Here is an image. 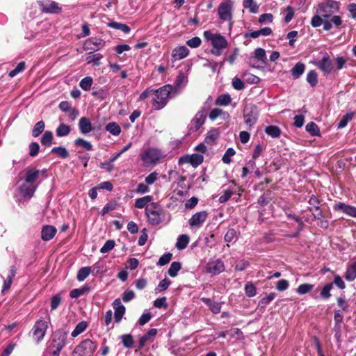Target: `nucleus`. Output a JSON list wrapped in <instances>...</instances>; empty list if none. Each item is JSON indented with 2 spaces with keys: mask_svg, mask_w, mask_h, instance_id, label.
<instances>
[{
  "mask_svg": "<svg viewBox=\"0 0 356 356\" xmlns=\"http://www.w3.org/2000/svg\"><path fill=\"white\" fill-rule=\"evenodd\" d=\"M67 333L63 330H56L53 334L49 345L51 351L60 353L65 346Z\"/></svg>",
  "mask_w": 356,
  "mask_h": 356,
  "instance_id": "obj_5",
  "label": "nucleus"
},
{
  "mask_svg": "<svg viewBox=\"0 0 356 356\" xmlns=\"http://www.w3.org/2000/svg\"><path fill=\"white\" fill-rule=\"evenodd\" d=\"M25 66H26L25 62L22 61V62L19 63L17 64V65L16 66V67L9 72L8 76L11 78L15 76L17 74H18L19 73H20L24 70Z\"/></svg>",
  "mask_w": 356,
  "mask_h": 356,
  "instance_id": "obj_57",
  "label": "nucleus"
},
{
  "mask_svg": "<svg viewBox=\"0 0 356 356\" xmlns=\"http://www.w3.org/2000/svg\"><path fill=\"white\" fill-rule=\"evenodd\" d=\"M313 288V284L308 283L302 284L296 289V292L300 295H305L311 291Z\"/></svg>",
  "mask_w": 356,
  "mask_h": 356,
  "instance_id": "obj_55",
  "label": "nucleus"
},
{
  "mask_svg": "<svg viewBox=\"0 0 356 356\" xmlns=\"http://www.w3.org/2000/svg\"><path fill=\"white\" fill-rule=\"evenodd\" d=\"M249 64L252 67L257 69L264 68L267 64V58L265 49L257 48L254 51V56L249 57Z\"/></svg>",
  "mask_w": 356,
  "mask_h": 356,
  "instance_id": "obj_6",
  "label": "nucleus"
},
{
  "mask_svg": "<svg viewBox=\"0 0 356 356\" xmlns=\"http://www.w3.org/2000/svg\"><path fill=\"white\" fill-rule=\"evenodd\" d=\"M115 242L114 240H108L104 245L101 248L100 252L102 254L107 253L115 247Z\"/></svg>",
  "mask_w": 356,
  "mask_h": 356,
  "instance_id": "obj_60",
  "label": "nucleus"
},
{
  "mask_svg": "<svg viewBox=\"0 0 356 356\" xmlns=\"http://www.w3.org/2000/svg\"><path fill=\"white\" fill-rule=\"evenodd\" d=\"M87 327H88V323L86 321H82L79 322L76 325L74 330L72 332V334H71L72 337H77L78 335L81 334L83 332H84L86 330V329L87 328Z\"/></svg>",
  "mask_w": 356,
  "mask_h": 356,
  "instance_id": "obj_41",
  "label": "nucleus"
},
{
  "mask_svg": "<svg viewBox=\"0 0 356 356\" xmlns=\"http://www.w3.org/2000/svg\"><path fill=\"white\" fill-rule=\"evenodd\" d=\"M154 306L156 308H159V309H160V308L166 309L168 306V305L167 303L166 297H161V298H156L154 301Z\"/></svg>",
  "mask_w": 356,
  "mask_h": 356,
  "instance_id": "obj_64",
  "label": "nucleus"
},
{
  "mask_svg": "<svg viewBox=\"0 0 356 356\" xmlns=\"http://www.w3.org/2000/svg\"><path fill=\"white\" fill-rule=\"evenodd\" d=\"M203 35L207 40L211 41L212 45L211 53L216 56H220L222 50L228 47L226 38L219 33H213L211 31H205Z\"/></svg>",
  "mask_w": 356,
  "mask_h": 356,
  "instance_id": "obj_2",
  "label": "nucleus"
},
{
  "mask_svg": "<svg viewBox=\"0 0 356 356\" xmlns=\"http://www.w3.org/2000/svg\"><path fill=\"white\" fill-rule=\"evenodd\" d=\"M200 300L209 307L212 313L217 314L220 312L222 305L221 302H216L209 298L204 297L201 298Z\"/></svg>",
  "mask_w": 356,
  "mask_h": 356,
  "instance_id": "obj_25",
  "label": "nucleus"
},
{
  "mask_svg": "<svg viewBox=\"0 0 356 356\" xmlns=\"http://www.w3.org/2000/svg\"><path fill=\"white\" fill-rule=\"evenodd\" d=\"M208 214L205 211H202L193 214L188 220V224L191 227H200L206 221Z\"/></svg>",
  "mask_w": 356,
  "mask_h": 356,
  "instance_id": "obj_16",
  "label": "nucleus"
},
{
  "mask_svg": "<svg viewBox=\"0 0 356 356\" xmlns=\"http://www.w3.org/2000/svg\"><path fill=\"white\" fill-rule=\"evenodd\" d=\"M308 204H309V206L307 207V210L309 211H313L314 209L317 210V209L321 206L320 200L314 195H312L310 197L308 201Z\"/></svg>",
  "mask_w": 356,
  "mask_h": 356,
  "instance_id": "obj_48",
  "label": "nucleus"
},
{
  "mask_svg": "<svg viewBox=\"0 0 356 356\" xmlns=\"http://www.w3.org/2000/svg\"><path fill=\"white\" fill-rule=\"evenodd\" d=\"M232 101V98L229 94H223L218 97L216 100V104L218 106H227Z\"/></svg>",
  "mask_w": 356,
  "mask_h": 356,
  "instance_id": "obj_51",
  "label": "nucleus"
},
{
  "mask_svg": "<svg viewBox=\"0 0 356 356\" xmlns=\"http://www.w3.org/2000/svg\"><path fill=\"white\" fill-rule=\"evenodd\" d=\"M354 115V113L353 112L347 113L345 115L343 116L342 119L338 124V128H343L345 127L348 121H350Z\"/></svg>",
  "mask_w": 356,
  "mask_h": 356,
  "instance_id": "obj_63",
  "label": "nucleus"
},
{
  "mask_svg": "<svg viewBox=\"0 0 356 356\" xmlns=\"http://www.w3.org/2000/svg\"><path fill=\"white\" fill-rule=\"evenodd\" d=\"M265 133L272 138H278L281 134V130L277 126L269 125L265 128Z\"/></svg>",
  "mask_w": 356,
  "mask_h": 356,
  "instance_id": "obj_38",
  "label": "nucleus"
},
{
  "mask_svg": "<svg viewBox=\"0 0 356 356\" xmlns=\"http://www.w3.org/2000/svg\"><path fill=\"white\" fill-rule=\"evenodd\" d=\"M206 272L211 275H217L225 270L224 262L220 259H211L205 266Z\"/></svg>",
  "mask_w": 356,
  "mask_h": 356,
  "instance_id": "obj_8",
  "label": "nucleus"
},
{
  "mask_svg": "<svg viewBox=\"0 0 356 356\" xmlns=\"http://www.w3.org/2000/svg\"><path fill=\"white\" fill-rule=\"evenodd\" d=\"M92 83V78L90 76H86L81 79V81L79 83V86L83 90L88 91L90 90Z\"/></svg>",
  "mask_w": 356,
  "mask_h": 356,
  "instance_id": "obj_53",
  "label": "nucleus"
},
{
  "mask_svg": "<svg viewBox=\"0 0 356 356\" xmlns=\"http://www.w3.org/2000/svg\"><path fill=\"white\" fill-rule=\"evenodd\" d=\"M152 200V197L150 195H146L143 197H140L136 200L135 207L138 209H143L146 207L149 202Z\"/></svg>",
  "mask_w": 356,
  "mask_h": 356,
  "instance_id": "obj_39",
  "label": "nucleus"
},
{
  "mask_svg": "<svg viewBox=\"0 0 356 356\" xmlns=\"http://www.w3.org/2000/svg\"><path fill=\"white\" fill-rule=\"evenodd\" d=\"M315 220H319L318 225L323 228L327 229L329 226V222L327 219H325V214L321 209V207L317 209V210H313L310 211Z\"/></svg>",
  "mask_w": 356,
  "mask_h": 356,
  "instance_id": "obj_21",
  "label": "nucleus"
},
{
  "mask_svg": "<svg viewBox=\"0 0 356 356\" xmlns=\"http://www.w3.org/2000/svg\"><path fill=\"white\" fill-rule=\"evenodd\" d=\"M219 18L222 21H231L232 18V2L226 1L220 3L218 9Z\"/></svg>",
  "mask_w": 356,
  "mask_h": 356,
  "instance_id": "obj_10",
  "label": "nucleus"
},
{
  "mask_svg": "<svg viewBox=\"0 0 356 356\" xmlns=\"http://www.w3.org/2000/svg\"><path fill=\"white\" fill-rule=\"evenodd\" d=\"M37 188V185L27 184L26 181H24V183L19 186V191L23 197H31L34 195V193L36 191Z\"/></svg>",
  "mask_w": 356,
  "mask_h": 356,
  "instance_id": "obj_22",
  "label": "nucleus"
},
{
  "mask_svg": "<svg viewBox=\"0 0 356 356\" xmlns=\"http://www.w3.org/2000/svg\"><path fill=\"white\" fill-rule=\"evenodd\" d=\"M44 127L45 124L43 121L38 122L33 127L32 136L35 138L39 136L44 131Z\"/></svg>",
  "mask_w": 356,
  "mask_h": 356,
  "instance_id": "obj_50",
  "label": "nucleus"
},
{
  "mask_svg": "<svg viewBox=\"0 0 356 356\" xmlns=\"http://www.w3.org/2000/svg\"><path fill=\"white\" fill-rule=\"evenodd\" d=\"M74 144L76 147H81L88 151L92 150V144L90 142H88L81 138H76L74 140Z\"/></svg>",
  "mask_w": 356,
  "mask_h": 356,
  "instance_id": "obj_43",
  "label": "nucleus"
},
{
  "mask_svg": "<svg viewBox=\"0 0 356 356\" xmlns=\"http://www.w3.org/2000/svg\"><path fill=\"white\" fill-rule=\"evenodd\" d=\"M204 157L202 154H193L186 155L179 159V163H190L193 167L196 168L203 162Z\"/></svg>",
  "mask_w": 356,
  "mask_h": 356,
  "instance_id": "obj_18",
  "label": "nucleus"
},
{
  "mask_svg": "<svg viewBox=\"0 0 356 356\" xmlns=\"http://www.w3.org/2000/svg\"><path fill=\"white\" fill-rule=\"evenodd\" d=\"M189 54V50L185 46H181L172 51V56L175 60H181L186 58Z\"/></svg>",
  "mask_w": 356,
  "mask_h": 356,
  "instance_id": "obj_29",
  "label": "nucleus"
},
{
  "mask_svg": "<svg viewBox=\"0 0 356 356\" xmlns=\"http://www.w3.org/2000/svg\"><path fill=\"white\" fill-rule=\"evenodd\" d=\"M53 141V134L50 131H46L42 138L41 143L42 145L46 147H50L52 145Z\"/></svg>",
  "mask_w": 356,
  "mask_h": 356,
  "instance_id": "obj_42",
  "label": "nucleus"
},
{
  "mask_svg": "<svg viewBox=\"0 0 356 356\" xmlns=\"http://www.w3.org/2000/svg\"><path fill=\"white\" fill-rule=\"evenodd\" d=\"M105 130L115 136H119L121 133L120 127L115 122L108 123L105 127Z\"/></svg>",
  "mask_w": 356,
  "mask_h": 356,
  "instance_id": "obj_33",
  "label": "nucleus"
},
{
  "mask_svg": "<svg viewBox=\"0 0 356 356\" xmlns=\"http://www.w3.org/2000/svg\"><path fill=\"white\" fill-rule=\"evenodd\" d=\"M57 232V229L52 225H45L41 231V238L44 241L52 239Z\"/></svg>",
  "mask_w": 356,
  "mask_h": 356,
  "instance_id": "obj_24",
  "label": "nucleus"
},
{
  "mask_svg": "<svg viewBox=\"0 0 356 356\" xmlns=\"http://www.w3.org/2000/svg\"><path fill=\"white\" fill-rule=\"evenodd\" d=\"M245 295L249 298L254 297L256 295L257 288L253 284V283L248 282L245 284Z\"/></svg>",
  "mask_w": 356,
  "mask_h": 356,
  "instance_id": "obj_54",
  "label": "nucleus"
},
{
  "mask_svg": "<svg viewBox=\"0 0 356 356\" xmlns=\"http://www.w3.org/2000/svg\"><path fill=\"white\" fill-rule=\"evenodd\" d=\"M206 113L207 109L204 107L196 113L191 122L189 128L190 131H197L204 124L206 120Z\"/></svg>",
  "mask_w": 356,
  "mask_h": 356,
  "instance_id": "obj_12",
  "label": "nucleus"
},
{
  "mask_svg": "<svg viewBox=\"0 0 356 356\" xmlns=\"http://www.w3.org/2000/svg\"><path fill=\"white\" fill-rule=\"evenodd\" d=\"M243 6L245 8L249 9L251 13H257L259 6L253 0H243Z\"/></svg>",
  "mask_w": 356,
  "mask_h": 356,
  "instance_id": "obj_40",
  "label": "nucleus"
},
{
  "mask_svg": "<svg viewBox=\"0 0 356 356\" xmlns=\"http://www.w3.org/2000/svg\"><path fill=\"white\" fill-rule=\"evenodd\" d=\"M161 158L159 150L154 148H149L140 154V159L146 165L156 163Z\"/></svg>",
  "mask_w": 356,
  "mask_h": 356,
  "instance_id": "obj_9",
  "label": "nucleus"
},
{
  "mask_svg": "<svg viewBox=\"0 0 356 356\" xmlns=\"http://www.w3.org/2000/svg\"><path fill=\"white\" fill-rule=\"evenodd\" d=\"M103 56L100 53H97L92 55H90L86 58L87 63H92L94 65L99 66L100 65V60L102 59Z\"/></svg>",
  "mask_w": 356,
  "mask_h": 356,
  "instance_id": "obj_49",
  "label": "nucleus"
},
{
  "mask_svg": "<svg viewBox=\"0 0 356 356\" xmlns=\"http://www.w3.org/2000/svg\"><path fill=\"white\" fill-rule=\"evenodd\" d=\"M172 282L168 279L164 278L162 280L159 284L157 285V286L155 288L154 291L156 293H160L164 291H165L169 286L171 284Z\"/></svg>",
  "mask_w": 356,
  "mask_h": 356,
  "instance_id": "obj_45",
  "label": "nucleus"
},
{
  "mask_svg": "<svg viewBox=\"0 0 356 356\" xmlns=\"http://www.w3.org/2000/svg\"><path fill=\"white\" fill-rule=\"evenodd\" d=\"M38 3L42 11L45 13L57 14L61 11V8L58 6L57 3L54 1L47 0L44 1H39Z\"/></svg>",
  "mask_w": 356,
  "mask_h": 356,
  "instance_id": "obj_15",
  "label": "nucleus"
},
{
  "mask_svg": "<svg viewBox=\"0 0 356 356\" xmlns=\"http://www.w3.org/2000/svg\"><path fill=\"white\" fill-rule=\"evenodd\" d=\"M51 154H56L60 159H65L70 156L68 150L63 146L54 147L51 150Z\"/></svg>",
  "mask_w": 356,
  "mask_h": 356,
  "instance_id": "obj_34",
  "label": "nucleus"
},
{
  "mask_svg": "<svg viewBox=\"0 0 356 356\" xmlns=\"http://www.w3.org/2000/svg\"><path fill=\"white\" fill-rule=\"evenodd\" d=\"M104 45L103 40L97 38H92L88 40L84 44L86 49L97 51Z\"/></svg>",
  "mask_w": 356,
  "mask_h": 356,
  "instance_id": "obj_23",
  "label": "nucleus"
},
{
  "mask_svg": "<svg viewBox=\"0 0 356 356\" xmlns=\"http://www.w3.org/2000/svg\"><path fill=\"white\" fill-rule=\"evenodd\" d=\"M189 236L186 234L179 236L176 243V248L179 250L185 249L189 243Z\"/></svg>",
  "mask_w": 356,
  "mask_h": 356,
  "instance_id": "obj_35",
  "label": "nucleus"
},
{
  "mask_svg": "<svg viewBox=\"0 0 356 356\" xmlns=\"http://www.w3.org/2000/svg\"><path fill=\"white\" fill-rule=\"evenodd\" d=\"M90 273H92V270L90 266L82 267L77 273L76 279L78 281L82 282L85 280Z\"/></svg>",
  "mask_w": 356,
  "mask_h": 356,
  "instance_id": "obj_36",
  "label": "nucleus"
},
{
  "mask_svg": "<svg viewBox=\"0 0 356 356\" xmlns=\"http://www.w3.org/2000/svg\"><path fill=\"white\" fill-rule=\"evenodd\" d=\"M333 209L334 211H340L349 216L356 218V207L353 206L343 202H338L334 205Z\"/></svg>",
  "mask_w": 356,
  "mask_h": 356,
  "instance_id": "obj_19",
  "label": "nucleus"
},
{
  "mask_svg": "<svg viewBox=\"0 0 356 356\" xmlns=\"http://www.w3.org/2000/svg\"><path fill=\"white\" fill-rule=\"evenodd\" d=\"M187 83H188L187 76H186V74L184 72H180L175 81V91H177L178 93L179 92L177 91V89L184 88L186 85Z\"/></svg>",
  "mask_w": 356,
  "mask_h": 356,
  "instance_id": "obj_30",
  "label": "nucleus"
},
{
  "mask_svg": "<svg viewBox=\"0 0 356 356\" xmlns=\"http://www.w3.org/2000/svg\"><path fill=\"white\" fill-rule=\"evenodd\" d=\"M122 343L125 348H131L134 345L133 337L129 334H123L121 336Z\"/></svg>",
  "mask_w": 356,
  "mask_h": 356,
  "instance_id": "obj_56",
  "label": "nucleus"
},
{
  "mask_svg": "<svg viewBox=\"0 0 356 356\" xmlns=\"http://www.w3.org/2000/svg\"><path fill=\"white\" fill-rule=\"evenodd\" d=\"M344 277L349 282L356 278V261L348 266Z\"/></svg>",
  "mask_w": 356,
  "mask_h": 356,
  "instance_id": "obj_32",
  "label": "nucleus"
},
{
  "mask_svg": "<svg viewBox=\"0 0 356 356\" xmlns=\"http://www.w3.org/2000/svg\"><path fill=\"white\" fill-rule=\"evenodd\" d=\"M316 66L325 74H329L333 70L332 61L327 54H325L323 58L316 63Z\"/></svg>",
  "mask_w": 356,
  "mask_h": 356,
  "instance_id": "obj_14",
  "label": "nucleus"
},
{
  "mask_svg": "<svg viewBox=\"0 0 356 356\" xmlns=\"http://www.w3.org/2000/svg\"><path fill=\"white\" fill-rule=\"evenodd\" d=\"M221 115H223L224 119L229 116L228 113L224 112L220 108H213L211 111L209 116L211 120H215L218 117L220 116Z\"/></svg>",
  "mask_w": 356,
  "mask_h": 356,
  "instance_id": "obj_47",
  "label": "nucleus"
},
{
  "mask_svg": "<svg viewBox=\"0 0 356 356\" xmlns=\"http://www.w3.org/2000/svg\"><path fill=\"white\" fill-rule=\"evenodd\" d=\"M305 65L301 62L297 63L291 69V75L294 79H298L305 72Z\"/></svg>",
  "mask_w": 356,
  "mask_h": 356,
  "instance_id": "obj_31",
  "label": "nucleus"
},
{
  "mask_svg": "<svg viewBox=\"0 0 356 356\" xmlns=\"http://www.w3.org/2000/svg\"><path fill=\"white\" fill-rule=\"evenodd\" d=\"M112 306L114 309L115 322L119 323L122 321L123 316L125 314L126 308L122 304L120 298L114 300V301L112 303Z\"/></svg>",
  "mask_w": 356,
  "mask_h": 356,
  "instance_id": "obj_17",
  "label": "nucleus"
},
{
  "mask_svg": "<svg viewBox=\"0 0 356 356\" xmlns=\"http://www.w3.org/2000/svg\"><path fill=\"white\" fill-rule=\"evenodd\" d=\"M145 215L148 223L156 226L165 220V211L159 204L152 202L145 207Z\"/></svg>",
  "mask_w": 356,
  "mask_h": 356,
  "instance_id": "obj_3",
  "label": "nucleus"
},
{
  "mask_svg": "<svg viewBox=\"0 0 356 356\" xmlns=\"http://www.w3.org/2000/svg\"><path fill=\"white\" fill-rule=\"evenodd\" d=\"M71 131V127L65 124H60L56 129V134L58 137L67 136Z\"/></svg>",
  "mask_w": 356,
  "mask_h": 356,
  "instance_id": "obj_37",
  "label": "nucleus"
},
{
  "mask_svg": "<svg viewBox=\"0 0 356 356\" xmlns=\"http://www.w3.org/2000/svg\"><path fill=\"white\" fill-rule=\"evenodd\" d=\"M264 148L263 146L260 144H258L255 146L253 154H252V159L253 161H250L248 164H251L252 165H254L255 164L254 160H256L257 158L259 157L261 155Z\"/></svg>",
  "mask_w": 356,
  "mask_h": 356,
  "instance_id": "obj_58",
  "label": "nucleus"
},
{
  "mask_svg": "<svg viewBox=\"0 0 356 356\" xmlns=\"http://www.w3.org/2000/svg\"><path fill=\"white\" fill-rule=\"evenodd\" d=\"M339 3L334 0H327L318 4L316 13L321 15L323 19H327L331 17L333 14L339 11Z\"/></svg>",
  "mask_w": 356,
  "mask_h": 356,
  "instance_id": "obj_4",
  "label": "nucleus"
},
{
  "mask_svg": "<svg viewBox=\"0 0 356 356\" xmlns=\"http://www.w3.org/2000/svg\"><path fill=\"white\" fill-rule=\"evenodd\" d=\"M306 131L310 134L312 136H320V129L317 124L313 122H309L306 125Z\"/></svg>",
  "mask_w": 356,
  "mask_h": 356,
  "instance_id": "obj_46",
  "label": "nucleus"
},
{
  "mask_svg": "<svg viewBox=\"0 0 356 356\" xmlns=\"http://www.w3.org/2000/svg\"><path fill=\"white\" fill-rule=\"evenodd\" d=\"M259 110L254 104H248L243 110V118L245 123L250 127H252L257 122L259 118Z\"/></svg>",
  "mask_w": 356,
  "mask_h": 356,
  "instance_id": "obj_7",
  "label": "nucleus"
},
{
  "mask_svg": "<svg viewBox=\"0 0 356 356\" xmlns=\"http://www.w3.org/2000/svg\"><path fill=\"white\" fill-rule=\"evenodd\" d=\"M173 87L171 85H165L153 91L152 105L155 109H161L167 104L170 97H174L177 92H172Z\"/></svg>",
  "mask_w": 356,
  "mask_h": 356,
  "instance_id": "obj_1",
  "label": "nucleus"
},
{
  "mask_svg": "<svg viewBox=\"0 0 356 356\" xmlns=\"http://www.w3.org/2000/svg\"><path fill=\"white\" fill-rule=\"evenodd\" d=\"M322 24L323 25V29L327 31H330L332 27L328 20L323 19V17L318 13L312 18L311 25L312 27L317 28Z\"/></svg>",
  "mask_w": 356,
  "mask_h": 356,
  "instance_id": "obj_20",
  "label": "nucleus"
},
{
  "mask_svg": "<svg viewBox=\"0 0 356 356\" xmlns=\"http://www.w3.org/2000/svg\"><path fill=\"white\" fill-rule=\"evenodd\" d=\"M79 128L81 134H87L92 130L91 122L89 118L82 117L79 122Z\"/></svg>",
  "mask_w": 356,
  "mask_h": 356,
  "instance_id": "obj_26",
  "label": "nucleus"
},
{
  "mask_svg": "<svg viewBox=\"0 0 356 356\" xmlns=\"http://www.w3.org/2000/svg\"><path fill=\"white\" fill-rule=\"evenodd\" d=\"M307 81L312 87L316 86L318 83V75L316 71L310 70L307 74Z\"/></svg>",
  "mask_w": 356,
  "mask_h": 356,
  "instance_id": "obj_52",
  "label": "nucleus"
},
{
  "mask_svg": "<svg viewBox=\"0 0 356 356\" xmlns=\"http://www.w3.org/2000/svg\"><path fill=\"white\" fill-rule=\"evenodd\" d=\"M219 136V133L217 129H212L209 131L205 138V141L207 143H211L215 141Z\"/></svg>",
  "mask_w": 356,
  "mask_h": 356,
  "instance_id": "obj_62",
  "label": "nucleus"
},
{
  "mask_svg": "<svg viewBox=\"0 0 356 356\" xmlns=\"http://www.w3.org/2000/svg\"><path fill=\"white\" fill-rule=\"evenodd\" d=\"M47 329V322L43 320L37 321L33 328V334L37 343L40 342L46 333Z\"/></svg>",
  "mask_w": 356,
  "mask_h": 356,
  "instance_id": "obj_13",
  "label": "nucleus"
},
{
  "mask_svg": "<svg viewBox=\"0 0 356 356\" xmlns=\"http://www.w3.org/2000/svg\"><path fill=\"white\" fill-rule=\"evenodd\" d=\"M181 268V264L180 262L173 261L170 266L168 273L170 277H175L177 275V273L180 270Z\"/></svg>",
  "mask_w": 356,
  "mask_h": 356,
  "instance_id": "obj_44",
  "label": "nucleus"
},
{
  "mask_svg": "<svg viewBox=\"0 0 356 356\" xmlns=\"http://www.w3.org/2000/svg\"><path fill=\"white\" fill-rule=\"evenodd\" d=\"M40 176V170L33 168H27L24 177V181L27 184H34V182Z\"/></svg>",
  "mask_w": 356,
  "mask_h": 356,
  "instance_id": "obj_27",
  "label": "nucleus"
},
{
  "mask_svg": "<svg viewBox=\"0 0 356 356\" xmlns=\"http://www.w3.org/2000/svg\"><path fill=\"white\" fill-rule=\"evenodd\" d=\"M272 29L270 27H264L257 31H250L248 33L245 34V37L248 36L252 38H257L260 35L268 36L272 33Z\"/></svg>",
  "mask_w": 356,
  "mask_h": 356,
  "instance_id": "obj_28",
  "label": "nucleus"
},
{
  "mask_svg": "<svg viewBox=\"0 0 356 356\" xmlns=\"http://www.w3.org/2000/svg\"><path fill=\"white\" fill-rule=\"evenodd\" d=\"M235 154L236 151L232 147L228 148L222 158V162L225 164L230 163L231 157L234 156Z\"/></svg>",
  "mask_w": 356,
  "mask_h": 356,
  "instance_id": "obj_61",
  "label": "nucleus"
},
{
  "mask_svg": "<svg viewBox=\"0 0 356 356\" xmlns=\"http://www.w3.org/2000/svg\"><path fill=\"white\" fill-rule=\"evenodd\" d=\"M97 349V345L90 339H87L83 341L76 348L78 353H81L82 356H90Z\"/></svg>",
  "mask_w": 356,
  "mask_h": 356,
  "instance_id": "obj_11",
  "label": "nucleus"
},
{
  "mask_svg": "<svg viewBox=\"0 0 356 356\" xmlns=\"http://www.w3.org/2000/svg\"><path fill=\"white\" fill-rule=\"evenodd\" d=\"M332 283H328L325 284L321 291V296L324 299H328L331 296L330 291L332 289Z\"/></svg>",
  "mask_w": 356,
  "mask_h": 356,
  "instance_id": "obj_59",
  "label": "nucleus"
}]
</instances>
